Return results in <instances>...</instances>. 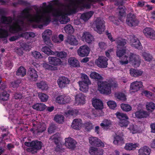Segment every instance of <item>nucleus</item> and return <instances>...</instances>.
<instances>
[{
    "label": "nucleus",
    "mask_w": 155,
    "mask_h": 155,
    "mask_svg": "<svg viewBox=\"0 0 155 155\" xmlns=\"http://www.w3.org/2000/svg\"><path fill=\"white\" fill-rule=\"evenodd\" d=\"M97 84L100 93L106 95H109L111 93L112 87L115 88L117 86V82L112 80L108 81H98Z\"/></svg>",
    "instance_id": "f257e3e1"
},
{
    "label": "nucleus",
    "mask_w": 155,
    "mask_h": 155,
    "mask_svg": "<svg viewBox=\"0 0 155 155\" xmlns=\"http://www.w3.org/2000/svg\"><path fill=\"white\" fill-rule=\"evenodd\" d=\"M51 21L50 17L49 15L45 17L43 15H40L38 11L34 17V19H30L29 22L30 23L36 22L38 24L42 23V24L39 25L38 28L41 29L44 26H46L48 25Z\"/></svg>",
    "instance_id": "f03ea898"
},
{
    "label": "nucleus",
    "mask_w": 155,
    "mask_h": 155,
    "mask_svg": "<svg viewBox=\"0 0 155 155\" xmlns=\"http://www.w3.org/2000/svg\"><path fill=\"white\" fill-rule=\"evenodd\" d=\"M123 59L124 61L121 60L120 61L122 65L127 64L129 61L132 62L134 67L137 68L139 66L140 63V59L139 56L131 53L130 54H128L127 56L125 55Z\"/></svg>",
    "instance_id": "7ed1b4c3"
},
{
    "label": "nucleus",
    "mask_w": 155,
    "mask_h": 155,
    "mask_svg": "<svg viewBox=\"0 0 155 155\" xmlns=\"http://www.w3.org/2000/svg\"><path fill=\"white\" fill-rule=\"evenodd\" d=\"M24 23V20L22 19H18L15 22L10 25L8 28L9 31L12 33H16L21 31L22 28L20 25L19 23L23 24Z\"/></svg>",
    "instance_id": "20e7f679"
},
{
    "label": "nucleus",
    "mask_w": 155,
    "mask_h": 155,
    "mask_svg": "<svg viewBox=\"0 0 155 155\" xmlns=\"http://www.w3.org/2000/svg\"><path fill=\"white\" fill-rule=\"evenodd\" d=\"M126 23L130 26H136L139 23V21L136 17L134 14L130 13L127 15Z\"/></svg>",
    "instance_id": "39448f33"
},
{
    "label": "nucleus",
    "mask_w": 155,
    "mask_h": 155,
    "mask_svg": "<svg viewBox=\"0 0 155 155\" xmlns=\"http://www.w3.org/2000/svg\"><path fill=\"white\" fill-rule=\"evenodd\" d=\"M95 25L99 34H101L105 29V21L100 18H97L95 21Z\"/></svg>",
    "instance_id": "423d86ee"
},
{
    "label": "nucleus",
    "mask_w": 155,
    "mask_h": 155,
    "mask_svg": "<svg viewBox=\"0 0 155 155\" xmlns=\"http://www.w3.org/2000/svg\"><path fill=\"white\" fill-rule=\"evenodd\" d=\"M108 59L104 56L99 57L95 61V63L98 67L100 68H105L107 67Z\"/></svg>",
    "instance_id": "0eeeda50"
},
{
    "label": "nucleus",
    "mask_w": 155,
    "mask_h": 155,
    "mask_svg": "<svg viewBox=\"0 0 155 155\" xmlns=\"http://www.w3.org/2000/svg\"><path fill=\"white\" fill-rule=\"evenodd\" d=\"M6 85L2 84L0 87V100L3 101H7L9 96V94L5 90Z\"/></svg>",
    "instance_id": "6e6552de"
},
{
    "label": "nucleus",
    "mask_w": 155,
    "mask_h": 155,
    "mask_svg": "<svg viewBox=\"0 0 155 155\" xmlns=\"http://www.w3.org/2000/svg\"><path fill=\"white\" fill-rule=\"evenodd\" d=\"M51 34L52 31L49 29L45 30L42 34V38L45 43L50 47L53 46V45L50 40V36L51 35Z\"/></svg>",
    "instance_id": "1a4fd4ad"
},
{
    "label": "nucleus",
    "mask_w": 155,
    "mask_h": 155,
    "mask_svg": "<svg viewBox=\"0 0 155 155\" xmlns=\"http://www.w3.org/2000/svg\"><path fill=\"white\" fill-rule=\"evenodd\" d=\"M89 48L86 45L81 46L77 50L78 55L82 57L87 56L89 53Z\"/></svg>",
    "instance_id": "9d476101"
},
{
    "label": "nucleus",
    "mask_w": 155,
    "mask_h": 155,
    "mask_svg": "<svg viewBox=\"0 0 155 155\" xmlns=\"http://www.w3.org/2000/svg\"><path fill=\"white\" fill-rule=\"evenodd\" d=\"M59 88L62 89L67 86L70 82L69 79L64 76L60 77L57 81Z\"/></svg>",
    "instance_id": "9b49d317"
},
{
    "label": "nucleus",
    "mask_w": 155,
    "mask_h": 155,
    "mask_svg": "<svg viewBox=\"0 0 155 155\" xmlns=\"http://www.w3.org/2000/svg\"><path fill=\"white\" fill-rule=\"evenodd\" d=\"M28 77L30 81H36L38 77L37 71L33 68H30L28 72Z\"/></svg>",
    "instance_id": "f8f14e48"
},
{
    "label": "nucleus",
    "mask_w": 155,
    "mask_h": 155,
    "mask_svg": "<svg viewBox=\"0 0 155 155\" xmlns=\"http://www.w3.org/2000/svg\"><path fill=\"white\" fill-rule=\"evenodd\" d=\"M89 142L91 145L94 146L101 147H103L104 146V143L100 139L96 137H89Z\"/></svg>",
    "instance_id": "ddd939ff"
},
{
    "label": "nucleus",
    "mask_w": 155,
    "mask_h": 155,
    "mask_svg": "<svg viewBox=\"0 0 155 155\" xmlns=\"http://www.w3.org/2000/svg\"><path fill=\"white\" fill-rule=\"evenodd\" d=\"M5 14V11L2 9H0V22L3 24H6L11 23L12 21V19L10 17H6L4 15Z\"/></svg>",
    "instance_id": "4468645a"
},
{
    "label": "nucleus",
    "mask_w": 155,
    "mask_h": 155,
    "mask_svg": "<svg viewBox=\"0 0 155 155\" xmlns=\"http://www.w3.org/2000/svg\"><path fill=\"white\" fill-rule=\"evenodd\" d=\"M71 100V97L68 96L63 95L59 96L56 99V102L60 104H64L69 103Z\"/></svg>",
    "instance_id": "2eb2a0df"
},
{
    "label": "nucleus",
    "mask_w": 155,
    "mask_h": 155,
    "mask_svg": "<svg viewBox=\"0 0 155 155\" xmlns=\"http://www.w3.org/2000/svg\"><path fill=\"white\" fill-rule=\"evenodd\" d=\"M143 32L148 38L151 39L155 38V31L150 28H146L143 29Z\"/></svg>",
    "instance_id": "dca6fc26"
},
{
    "label": "nucleus",
    "mask_w": 155,
    "mask_h": 155,
    "mask_svg": "<svg viewBox=\"0 0 155 155\" xmlns=\"http://www.w3.org/2000/svg\"><path fill=\"white\" fill-rule=\"evenodd\" d=\"M30 9L28 8H25L22 12L19 17L27 19L28 21H29V20L30 19H34V17H32V15L30 14L29 11Z\"/></svg>",
    "instance_id": "f3484780"
},
{
    "label": "nucleus",
    "mask_w": 155,
    "mask_h": 155,
    "mask_svg": "<svg viewBox=\"0 0 155 155\" xmlns=\"http://www.w3.org/2000/svg\"><path fill=\"white\" fill-rule=\"evenodd\" d=\"M65 146L68 148L71 149H74L76 147V142L72 138L70 137L65 138Z\"/></svg>",
    "instance_id": "a211bd4d"
},
{
    "label": "nucleus",
    "mask_w": 155,
    "mask_h": 155,
    "mask_svg": "<svg viewBox=\"0 0 155 155\" xmlns=\"http://www.w3.org/2000/svg\"><path fill=\"white\" fill-rule=\"evenodd\" d=\"M143 86V83L141 81H134L130 84V89L132 90V91L136 92L139 90Z\"/></svg>",
    "instance_id": "6ab92c4d"
},
{
    "label": "nucleus",
    "mask_w": 155,
    "mask_h": 155,
    "mask_svg": "<svg viewBox=\"0 0 155 155\" xmlns=\"http://www.w3.org/2000/svg\"><path fill=\"white\" fill-rule=\"evenodd\" d=\"M82 38L83 41L87 43H91L94 40L93 36L89 32H85L83 34Z\"/></svg>",
    "instance_id": "aec40b11"
},
{
    "label": "nucleus",
    "mask_w": 155,
    "mask_h": 155,
    "mask_svg": "<svg viewBox=\"0 0 155 155\" xmlns=\"http://www.w3.org/2000/svg\"><path fill=\"white\" fill-rule=\"evenodd\" d=\"M48 59L49 64L53 66H59L62 63L61 59L56 57L50 56L48 58Z\"/></svg>",
    "instance_id": "412c9836"
},
{
    "label": "nucleus",
    "mask_w": 155,
    "mask_h": 155,
    "mask_svg": "<svg viewBox=\"0 0 155 155\" xmlns=\"http://www.w3.org/2000/svg\"><path fill=\"white\" fill-rule=\"evenodd\" d=\"M93 106L97 110H101L103 108V104L100 99H95L92 101Z\"/></svg>",
    "instance_id": "4be33fe9"
},
{
    "label": "nucleus",
    "mask_w": 155,
    "mask_h": 155,
    "mask_svg": "<svg viewBox=\"0 0 155 155\" xmlns=\"http://www.w3.org/2000/svg\"><path fill=\"white\" fill-rule=\"evenodd\" d=\"M53 15L55 17H61L60 19H68L69 18L65 13L60 10H55L52 12Z\"/></svg>",
    "instance_id": "5701e85b"
},
{
    "label": "nucleus",
    "mask_w": 155,
    "mask_h": 155,
    "mask_svg": "<svg viewBox=\"0 0 155 155\" xmlns=\"http://www.w3.org/2000/svg\"><path fill=\"white\" fill-rule=\"evenodd\" d=\"M89 153L91 155H102L103 150L101 149L92 147L89 149Z\"/></svg>",
    "instance_id": "b1692460"
},
{
    "label": "nucleus",
    "mask_w": 155,
    "mask_h": 155,
    "mask_svg": "<svg viewBox=\"0 0 155 155\" xmlns=\"http://www.w3.org/2000/svg\"><path fill=\"white\" fill-rule=\"evenodd\" d=\"M86 1V0H77L76 3L78 7H80L81 9L90 8L91 6V3L88 2L85 3Z\"/></svg>",
    "instance_id": "393cba45"
},
{
    "label": "nucleus",
    "mask_w": 155,
    "mask_h": 155,
    "mask_svg": "<svg viewBox=\"0 0 155 155\" xmlns=\"http://www.w3.org/2000/svg\"><path fill=\"white\" fill-rule=\"evenodd\" d=\"M82 125V121L81 119H74L72 122L71 127L75 130H79Z\"/></svg>",
    "instance_id": "a878e982"
},
{
    "label": "nucleus",
    "mask_w": 155,
    "mask_h": 155,
    "mask_svg": "<svg viewBox=\"0 0 155 155\" xmlns=\"http://www.w3.org/2000/svg\"><path fill=\"white\" fill-rule=\"evenodd\" d=\"M151 152V149L147 146H144L138 150V155H150Z\"/></svg>",
    "instance_id": "bb28decb"
},
{
    "label": "nucleus",
    "mask_w": 155,
    "mask_h": 155,
    "mask_svg": "<svg viewBox=\"0 0 155 155\" xmlns=\"http://www.w3.org/2000/svg\"><path fill=\"white\" fill-rule=\"evenodd\" d=\"M149 115L147 112L143 110L136 111L135 113L136 117L139 119L147 118L149 116Z\"/></svg>",
    "instance_id": "cd10ccee"
},
{
    "label": "nucleus",
    "mask_w": 155,
    "mask_h": 155,
    "mask_svg": "<svg viewBox=\"0 0 155 155\" xmlns=\"http://www.w3.org/2000/svg\"><path fill=\"white\" fill-rule=\"evenodd\" d=\"M94 12L93 11H90L85 12L81 14V18L84 21H87L93 15Z\"/></svg>",
    "instance_id": "c85d7f7f"
},
{
    "label": "nucleus",
    "mask_w": 155,
    "mask_h": 155,
    "mask_svg": "<svg viewBox=\"0 0 155 155\" xmlns=\"http://www.w3.org/2000/svg\"><path fill=\"white\" fill-rule=\"evenodd\" d=\"M75 100L78 104H84L85 102V96L81 93L78 94L75 96Z\"/></svg>",
    "instance_id": "c756f323"
},
{
    "label": "nucleus",
    "mask_w": 155,
    "mask_h": 155,
    "mask_svg": "<svg viewBox=\"0 0 155 155\" xmlns=\"http://www.w3.org/2000/svg\"><path fill=\"white\" fill-rule=\"evenodd\" d=\"M127 41L124 39L121 38L118 39L117 41V48L126 49Z\"/></svg>",
    "instance_id": "7c9ffc66"
},
{
    "label": "nucleus",
    "mask_w": 155,
    "mask_h": 155,
    "mask_svg": "<svg viewBox=\"0 0 155 155\" xmlns=\"http://www.w3.org/2000/svg\"><path fill=\"white\" fill-rule=\"evenodd\" d=\"M68 62L70 65L73 67H79L80 66L79 61L75 58L72 57L69 58Z\"/></svg>",
    "instance_id": "2f4dec72"
},
{
    "label": "nucleus",
    "mask_w": 155,
    "mask_h": 155,
    "mask_svg": "<svg viewBox=\"0 0 155 155\" xmlns=\"http://www.w3.org/2000/svg\"><path fill=\"white\" fill-rule=\"evenodd\" d=\"M67 42L70 45H78V41L76 37L74 35L69 36L67 39Z\"/></svg>",
    "instance_id": "473e14b6"
},
{
    "label": "nucleus",
    "mask_w": 155,
    "mask_h": 155,
    "mask_svg": "<svg viewBox=\"0 0 155 155\" xmlns=\"http://www.w3.org/2000/svg\"><path fill=\"white\" fill-rule=\"evenodd\" d=\"M112 122L110 120L104 119L103 122L100 124V126L104 129L107 130L112 125Z\"/></svg>",
    "instance_id": "72a5a7b5"
},
{
    "label": "nucleus",
    "mask_w": 155,
    "mask_h": 155,
    "mask_svg": "<svg viewBox=\"0 0 155 155\" xmlns=\"http://www.w3.org/2000/svg\"><path fill=\"white\" fill-rule=\"evenodd\" d=\"M130 73L131 76L137 77L140 76L143 73V71L140 70L131 68L130 70Z\"/></svg>",
    "instance_id": "f704fd0d"
},
{
    "label": "nucleus",
    "mask_w": 155,
    "mask_h": 155,
    "mask_svg": "<svg viewBox=\"0 0 155 155\" xmlns=\"http://www.w3.org/2000/svg\"><path fill=\"white\" fill-rule=\"evenodd\" d=\"M113 143L115 145H122L124 143V142L122 137L117 135L114 137Z\"/></svg>",
    "instance_id": "c9c22d12"
},
{
    "label": "nucleus",
    "mask_w": 155,
    "mask_h": 155,
    "mask_svg": "<svg viewBox=\"0 0 155 155\" xmlns=\"http://www.w3.org/2000/svg\"><path fill=\"white\" fill-rule=\"evenodd\" d=\"M32 107L37 110L43 111L46 108V106L43 103H38L34 104Z\"/></svg>",
    "instance_id": "e433bc0d"
},
{
    "label": "nucleus",
    "mask_w": 155,
    "mask_h": 155,
    "mask_svg": "<svg viewBox=\"0 0 155 155\" xmlns=\"http://www.w3.org/2000/svg\"><path fill=\"white\" fill-rule=\"evenodd\" d=\"M26 70L25 68L21 66L18 68L16 71V74L17 76L23 77L26 74Z\"/></svg>",
    "instance_id": "4c0bfd02"
},
{
    "label": "nucleus",
    "mask_w": 155,
    "mask_h": 155,
    "mask_svg": "<svg viewBox=\"0 0 155 155\" xmlns=\"http://www.w3.org/2000/svg\"><path fill=\"white\" fill-rule=\"evenodd\" d=\"M131 42H132L131 46L134 47L137 49H140L141 48V44L139 40L137 38H134V39L131 40Z\"/></svg>",
    "instance_id": "58836bf2"
},
{
    "label": "nucleus",
    "mask_w": 155,
    "mask_h": 155,
    "mask_svg": "<svg viewBox=\"0 0 155 155\" xmlns=\"http://www.w3.org/2000/svg\"><path fill=\"white\" fill-rule=\"evenodd\" d=\"M33 142L32 148L33 150H38L41 149L42 145V142L37 140H33Z\"/></svg>",
    "instance_id": "ea45409f"
},
{
    "label": "nucleus",
    "mask_w": 155,
    "mask_h": 155,
    "mask_svg": "<svg viewBox=\"0 0 155 155\" xmlns=\"http://www.w3.org/2000/svg\"><path fill=\"white\" fill-rule=\"evenodd\" d=\"M21 37L24 38L26 39L32 38L35 36V34L33 32H25L20 34Z\"/></svg>",
    "instance_id": "a19ab883"
},
{
    "label": "nucleus",
    "mask_w": 155,
    "mask_h": 155,
    "mask_svg": "<svg viewBox=\"0 0 155 155\" xmlns=\"http://www.w3.org/2000/svg\"><path fill=\"white\" fill-rule=\"evenodd\" d=\"M21 81V80L19 79L13 80L10 83V86L13 88L16 89L19 87Z\"/></svg>",
    "instance_id": "79ce46f5"
},
{
    "label": "nucleus",
    "mask_w": 155,
    "mask_h": 155,
    "mask_svg": "<svg viewBox=\"0 0 155 155\" xmlns=\"http://www.w3.org/2000/svg\"><path fill=\"white\" fill-rule=\"evenodd\" d=\"M80 86V90L83 92H86L88 91L89 87L88 85L91 84L88 83H83L84 82H78Z\"/></svg>",
    "instance_id": "37998d69"
},
{
    "label": "nucleus",
    "mask_w": 155,
    "mask_h": 155,
    "mask_svg": "<svg viewBox=\"0 0 155 155\" xmlns=\"http://www.w3.org/2000/svg\"><path fill=\"white\" fill-rule=\"evenodd\" d=\"M138 147L137 144L132 143H127L124 147V148L127 150H134Z\"/></svg>",
    "instance_id": "c03bdc74"
},
{
    "label": "nucleus",
    "mask_w": 155,
    "mask_h": 155,
    "mask_svg": "<svg viewBox=\"0 0 155 155\" xmlns=\"http://www.w3.org/2000/svg\"><path fill=\"white\" fill-rule=\"evenodd\" d=\"M90 77L98 81L101 80L103 79L102 77L99 74L95 72H91L90 74Z\"/></svg>",
    "instance_id": "a18cd8bd"
},
{
    "label": "nucleus",
    "mask_w": 155,
    "mask_h": 155,
    "mask_svg": "<svg viewBox=\"0 0 155 155\" xmlns=\"http://www.w3.org/2000/svg\"><path fill=\"white\" fill-rule=\"evenodd\" d=\"M38 96L41 101L42 102L47 101L48 98V96L47 95L41 92L38 93Z\"/></svg>",
    "instance_id": "49530a36"
},
{
    "label": "nucleus",
    "mask_w": 155,
    "mask_h": 155,
    "mask_svg": "<svg viewBox=\"0 0 155 155\" xmlns=\"http://www.w3.org/2000/svg\"><path fill=\"white\" fill-rule=\"evenodd\" d=\"M64 30L65 32L68 34H72L74 31V28L70 24L67 25L64 27Z\"/></svg>",
    "instance_id": "de8ad7c7"
},
{
    "label": "nucleus",
    "mask_w": 155,
    "mask_h": 155,
    "mask_svg": "<svg viewBox=\"0 0 155 155\" xmlns=\"http://www.w3.org/2000/svg\"><path fill=\"white\" fill-rule=\"evenodd\" d=\"M37 85L38 87L42 90H46L48 89V86L45 82L41 81L40 83H37Z\"/></svg>",
    "instance_id": "09e8293b"
},
{
    "label": "nucleus",
    "mask_w": 155,
    "mask_h": 155,
    "mask_svg": "<svg viewBox=\"0 0 155 155\" xmlns=\"http://www.w3.org/2000/svg\"><path fill=\"white\" fill-rule=\"evenodd\" d=\"M81 78L82 81H79L78 82H84L83 83H88L91 84V82L90 80L89 77L86 74H81Z\"/></svg>",
    "instance_id": "8fccbe9b"
},
{
    "label": "nucleus",
    "mask_w": 155,
    "mask_h": 155,
    "mask_svg": "<svg viewBox=\"0 0 155 155\" xmlns=\"http://www.w3.org/2000/svg\"><path fill=\"white\" fill-rule=\"evenodd\" d=\"M41 51L48 55H54V52L51 50V49L47 46L43 47Z\"/></svg>",
    "instance_id": "3c124183"
},
{
    "label": "nucleus",
    "mask_w": 155,
    "mask_h": 155,
    "mask_svg": "<svg viewBox=\"0 0 155 155\" xmlns=\"http://www.w3.org/2000/svg\"><path fill=\"white\" fill-rule=\"evenodd\" d=\"M64 117L61 114H57L55 116L54 120L57 123L61 124L64 121Z\"/></svg>",
    "instance_id": "603ef678"
},
{
    "label": "nucleus",
    "mask_w": 155,
    "mask_h": 155,
    "mask_svg": "<svg viewBox=\"0 0 155 155\" xmlns=\"http://www.w3.org/2000/svg\"><path fill=\"white\" fill-rule=\"evenodd\" d=\"M84 127L85 131L87 132L90 131L94 128L92 124L90 122L84 123Z\"/></svg>",
    "instance_id": "864d4df0"
},
{
    "label": "nucleus",
    "mask_w": 155,
    "mask_h": 155,
    "mask_svg": "<svg viewBox=\"0 0 155 155\" xmlns=\"http://www.w3.org/2000/svg\"><path fill=\"white\" fill-rule=\"evenodd\" d=\"M143 58L145 61L150 62L153 59V56L149 53L143 52L142 54Z\"/></svg>",
    "instance_id": "5fc2aeb1"
},
{
    "label": "nucleus",
    "mask_w": 155,
    "mask_h": 155,
    "mask_svg": "<svg viewBox=\"0 0 155 155\" xmlns=\"http://www.w3.org/2000/svg\"><path fill=\"white\" fill-rule=\"evenodd\" d=\"M51 138L54 142L55 143L58 147L59 145V143L60 142V136L58 134H56L52 136Z\"/></svg>",
    "instance_id": "6e6d98bb"
},
{
    "label": "nucleus",
    "mask_w": 155,
    "mask_h": 155,
    "mask_svg": "<svg viewBox=\"0 0 155 155\" xmlns=\"http://www.w3.org/2000/svg\"><path fill=\"white\" fill-rule=\"evenodd\" d=\"M47 6L46 3V2H44L43 3V6L41 7V9H40L39 10V11H37L38 12L39 14V12L41 13V15H43L44 16L46 15V14L47 13L49 12L48 11L47 9Z\"/></svg>",
    "instance_id": "4d7b16f0"
},
{
    "label": "nucleus",
    "mask_w": 155,
    "mask_h": 155,
    "mask_svg": "<svg viewBox=\"0 0 155 155\" xmlns=\"http://www.w3.org/2000/svg\"><path fill=\"white\" fill-rule=\"evenodd\" d=\"M8 36L7 30L2 28H0V38H6Z\"/></svg>",
    "instance_id": "13d9d810"
},
{
    "label": "nucleus",
    "mask_w": 155,
    "mask_h": 155,
    "mask_svg": "<svg viewBox=\"0 0 155 155\" xmlns=\"http://www.w3.org/2000/svg\"><path fill=\"white\" fill-rule=\"evenodd\" d=\"M54 52V54L61 58H65L67 55V53L64 51H55Z\"/></svg>",
    "instance_id": "bf43d9fd"
},
{
    "label": "nucleus",
    "mask_w": 155,
    "mask_h": 155,
    "mask_svg": "<svg viewBox=\"0 0 155 155\" xmlns=\"http://www.w3.org/2000/svg\"><path fill=\"white\" fill-rule=\"evenodd\" d=\"M118 5H119L117 8L119 9V14L121 16H123L125 12L124 8L125 7L122 5V3L121 2H118Z\"/></svg>",
    "instance_id": "052dcab7"
},
{
    "label": "nucleus",
    "mask_w": 155,
    "mask_h": 155,
    "mask_svg": "<svg viewBox=\"0 0 155 155\" xmlns=\"http://www.w3.org/2000/svg\"><path fill=\"white\" fill-rule=\"evenodd\" d=\"M116 115L117 118L120 119V121L125 119H128V117L126 114L117 112L116 113Z\"/></svg>",
    "instance_id": "680f3d73"
},
{
    "label": "nucleus",
    "mask_w": 155,
    "mask_h": 155,
    "mask_svg": "<svg viewBox=\"0 0 155 155\" xmlns=\"http://www.w3.org/2000/svg\"><path fill=\"white\" fill-rule=\"evenodd\" d=\"M116 97L119 100L125 101L126 100V96L125 94L122 93L118 92L115 94Z\"/></svg>",
    "instance_id": "e2e57ef3"
},
{
    "label": "nucleus",
    "mask_w": 155,
    "mask_h": 155,
    "mask_svg": "<svg viewBox=\"0 0 155 155\" xmlns=\"http://www.w3.org/2000/svg\"><path fill=\"white\" fill-rule=\"evenodd\" d=\"M116 55L117 57H120L122 56L126 52V49L124 48H117Z\"/></svg>",
    "instance_id": "0e129e2a"
},
{
    "label": "nucleus",
    "mask_w": 155,
    "mask_h": 155,
    "mask_svg": "<svg viewBox=\"0 0 155 155\" xmlns=\"http://www.w3.org/2000/svg\"><path fill=\"white\" fill-rule=\"evenodd\" d=\"M5 64L7 69L10 70L13 68L14 63L12 60H8L5 62Z\"/></svg>",
    "instance_id": "69168bd1"
},
{
    "label": "nucleus",
    "mask_w": 155,
    "mask_h": 155,
    "mask_svg": "<svg viewBox=\"0 0 155 155\" xmlns=\"http://www.w3.org/2000/svg\"><path fill=\"white\" fill-rule=\"evenodd\" d=\"M146 108L147 110L152 111L155 109V104L152 102L147 103Z\"/></svg>",
    "instance_id": "338daca9"
},
{
    "label": "nucleus",
    "mask_w": 155,
    "mask_h": 155,
    "mask_svg": "<svg viewBox=\"0 0 155 155\" xmlns=\"http://www.w3.org/2000/svg\"><path fill=\"white\" fill-rule=\"evenodd\" d=\"M128 129L133 134L136 133L138 131V127L137 125H130Z\"/></svg>",
    "instance_id": "774afa93"
}]
</instances>
